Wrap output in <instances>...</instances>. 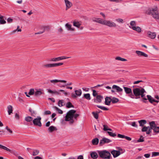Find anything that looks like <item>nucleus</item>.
<instances>
[{"instance_id":"obj_1","label":"nucleus","mask_w":159,"mask_h":159,"mask_svg":"<svg viewBox=\"0 0 159 159\" xmlns=\"http://www.w3.org/2000/svg\"><path fill=\"white\" fill-rule=\"evenodd\" d=\"M76 111L71 110L68 111L65 116V120L66 121H69L70 124L74 122V119L76 118L79 116V114L75 113Z\"/></svg>"},{"instance_id":"obj_2","label":"nucleus","mask_w":159,"mask_h":159,"mask_svg":"<svg viewBox=\"0 0 159 159\" xmlns=\"http://www.w3.org/2000/svg\"><path fill=\"white\" fill-rule=\"evenodd\" d=\"M145 13L148 15H151L155 19L159 18V13L157 7L148 8L146 11Z\"/></svg>"},{"instance_id":"obj_3","label":"nucleus","mask_w":159,"mask_h":159,"mask_svg":"<svg viewBox=\"0 0 159 159\" xmlns=\"http://www.w3.org/2000/svg\"><path fill=\"white\" fill-rule=\"evenodd\" d=\"M134 95L136 97H139L140 96L144 100H147V99L144 97V93L146 91L144 89L142 88H136L133 90Z\"/></svg>"},{"instance_id":"obj_4","label":"nucleus","mask_w":159,"mask_h":159,"mask_svg":"<svg viewBox=\"0 0 159 159\" xmlns=\"http://www.w3.org/2000/svg\"><path fill=\"white\" fill-rule=\"evenodd\" d=\"M97 152L100 157L102 159H110L111 156L110 152L106 150H98Z\"/></svg>"},{"instance_id":"obj_5","label":"nucleus","mask_w":159,"mask_h":159,"mask_svg":"<svg viewBox=\"0 0 159 159\" xmlns=\"http://www.w3.org/2000/svg\"><path fill=\"white\" fill-rule=\"evenodd\" d=\"M130 25L129 27L137 32L139 33L142 31L141 28L139 26H136V22L135 21L133 20L131 21L129 23Z\"/></svg>"},{"instance_id":"obj_6","label":"nucleus","mask_w":159,"mask_h":159,"mask_svg":"<svg viewBox=\"0 0 159 159\" xmlns=\"http://www.w3.org/2000/svg\"><path fill=\"white\" fill-rule=\"evenodd\" d=\"M102 25L111 28L116 26V23L110 20H103Z\"/></svg>"},{"instance_id":"obj_7","label":"nucleus","mask_w":159,"mask_h":159,"mask_svg":"<svg viewBox=\"0 0 159 159\" xmlns=\"http://www.w3.org/2000/svg\"><path fill=\"white\" fill-rule=\"evenodd\" d=\"M149 125L150 126L151 132L152 130H153L154 133L158 134L159 133V127L157 126L154 121H152L149 123Z\"/></svg>"},{"instance_id":"obj_8","label":"nucleus","mask_w":159,"mask_h":159,"mask_svg":"<svg viewBox=\"0 0 159 159\" xmlns=\"http://www.w3.org/2000/svg\"><path fill=\"white\" fill-rule=\"evenodd\" d=\"M41 117L39 116H38L36 118H35L33 120V124L34 125L38 126L40 127L42 126V124L41 122Z\"/></svg>"},{"instance_id":"obj_9","label":"nucleus","mask_w":159,"mask_h":159,"mask_svg":"<svg viewBox=\"0 0 159 159\" xmlns=\"http://www.w3.org/2000/svg\"><path fill=\"white\" fill-rule=\"evenodd\" d=\"M135 53L139 57L147 58L148 57L147 54L141 51L136 50Z\"/></svg>"},{"instance_id":"obj_10","label":"nucleus","mask_w":159,"mask_h":159,"mask_svg":"<svg viewBox=\"0 0 159 159\" xmlns=\"http://www.w3.org/2000/svg\"><path fill=\"white\" fill-rule=\"evenodd\" d=\"M70 57H66L65 56H63L57 57L53 58L51 59L50 61L55 62L61 60L68 58Z\"/></svg>"},{"instance_id":"obj_11","label":"nucleus","mask_w":159,"mask_h":159,"mask_svg":"<svg viewBox=\"0 0 159 159\" xmlns=\"http://www.w3.org/2000/svg\"><path fill=\"white\" fill-rule=\"evenodd\" d=\"M142 132H146V134H149L151 133V129L150 126H143L141 129Z\"/></svg>"},{"instance_id":"obj_12","label":"nucleus","mask_w":159,"mask_h":159,"mask_svg":"<svg viewBox=\"0 0 159 159\" xmlns=\"http://www.w3.org/2000/svg\"><path fill=\"white\" fill-rule=\"evenodd\" d=\"M111 142V140L106 138H103L100 140L99 144L102 146L105 143H108Z\"/></svg>"},{"instance_id":"obj_13","label":"nucleus","mask_w":159,"mask_h":159,"mask_svg":"<svg viewBox=\"0 0 159 159\" xmlns=\"http://www.w3.org/2000/svg\"><path fill=\"white\" fill-rule=\"evenodd\" d=\"M66 5V10H67L73 5L72 3L69 0H64Z\"/></svg>"},{"instance_id":"obj_14","label":"nucleus","mask_w":159,"mask_h":159,"mask_svg":"<svg viewBox=\"0 0 159 159\" xmlns=\"http://www.w3.org/2000/svg\"><path fill=\"white\" fill-rule=\"evenodd\" d=\"M44 91L43 89H35L34 95L36 96H38L41 95L43 93Z\"/></svg>"},{"instance_id":"obj_15","label":"nucleus","mask_w":159,"mask_h":159,"mask_svg":"<svg viewBox=\"0 0 159 159\" xmlns=\"http://www.w3.org/2000/svg\"><path fill=\"white\" fill-rule=\"evenodd\" d=\"M75 94H73L72 96L73 97L75 98L77 96H80L82 94V91L80 89L76 90L75 91Z\"/></svg>"},{"instance_id":"obj_16","label":"nucleus","mask_w":159,"mask_h":159,"mask_svg":"<svg viewBox=\"0 0 159 159\" xmlns=\"http://www.w3.org/2000/svg\"><path fill=\"white\" fill-rule=\"evenodd\" d=\"M111 152L114 158L117 157L121 154L120 152L119 151L113 150Z\"/></svg>"},{"instance_id":"obj_17","label":"nucleus","mask_w":159,"mask_h":159,"mask_svg":"<svg viewBox=\"0 0 159 159\" xmlns=\"http://www.w3.org/2000/svg\"><path fill=\"white\" fill-rule=\"evenodd\" d=\"M65 27L68 31H74L75 30V28L72 27V25L68 23L65 25Z\"/></svg>"},{"instance_id":"obj_18","label":"nucleus","mask_w":159,"mask_h":159,"mask_svg":"<svg viewBox=\"0 0 159 159\" xmlns=\"http://www.w3.org/2000/svg\"><path fill=\"white\" fill-rule=\"evenodd\" d=\"M147 97L149 102L151 103H153V102L158 103L159 102V100L154 99V98L150 95H147Z\"/></svg>"},{"instance_id":"obj_19","label":"nucleus","mask_w":159,"mask_h":159,"mask_svg":"<svg viewBox=\"0 0 159 159\" xmlns=\"http://www.w3.org/2000/svg\"><path fill=\"white\" fill-rule=\"evenodd\" d=\"M92 20L94 22H97L102 24L103 19L100 18L93 17L92 18Z\"/></svg>"},{"instance_id":"obj_20","label":"nucleus","mask_w":159,"mask_h":159,"mask_svg":"<svg viewBox=\"0 0 159 159\" xmlns=\"http://www.w3.org/2000/svg\"><path fill=\"white\" fill-rule=\"evenodd\" d=\"M98 152L95 151H91L90 152L91 157L93 159H97L98 157Z\"/></svg>"},{"instance_id":"obj_21","label":"nucleus","mask_w":159,"mask_h":159,"mask_svg":"<svg viewBox=\"0 0 159 159\" xmlns=\"http://www.w3.org/2000/svg\"><path fill=\"white\" fill-rule=\"evenodd\" d=\"M148 35L149 37L152 39H155L156 37V34L155 32L149 31L148 32Z\"/></svg>"},{"instance_id":"obj_22","label":"nucleus","mask_w":159,"mask_h":159,"mask_svg":"<svg viewBox=\"0 0 159 159\" xmlns=\"http://www.w3.org/2000/svg\"><path fill=\"white\" fill-rule=\"evenodd\" d=\"M66 81L65 80H60L59 82H60L58 84V86L61 87H64L66 85Z\"/></svg>"},{"instance_id":"obj_23","label":"nucleus","mask_w":159,"mask_h":159,"mask_svg":"<svg viewBox=\"0 0 159 159\" xmlns=\"http://www.w3.org/2000/svg\"><path fill=\"white\" fill-rule=\"evenodd\" d=\"M112 88L116 89L117 91L118 92H121L122 91H123V89L120 87L115 85H113L112 87Z\"/></svg>"},{"instance_id":"obj_24","label":"nucleus","mask_w":159,"mask_h":159,"mask_svg":"<svg viewBox=\"0 0 159 159\" xmlns=\"http://www.w3.org/2000/svg\"><path fill=\"white\" fill-rule=\"evenodd\" d=\"M57 128L54 126H51L49 127L48 129V131L50 132H52L57 130Z\"/></svg>"},{"instance_id":"obj_25","label":"nucleus","mask_w":159,"mask_h":159,"mask_svg":"<svg viewBox=\"0 0 159 159\" xmlns=\"http://www.w3.org/2000/svg\"><path fill=\"white\" fill-rule=\"evenodd\" d=\"M81 25V23L80 22L75 21L73 22V26L77 28H80Z\"/></svg>"},{"instance_id":"obj_26","label":"nucleus","mask_w":159,"mask_h":159,"mask_svg":"<svg viewBox=\"0 0 159 159\" xmlns=\"http://www.w3.org/2000/svg\"><path fill=\"white\" fill-rule=\"evenodd\" d=\"M43 67L46 68L54 67V63L47 64L43 65Z\"/></svg>"},{"instance_id":"obj_27","label":"nucleus","mask_w":159,"mask_h":159,"mask_svg":"<svg viewBox=\"0 0 159 159\" xmlns=\"http://www.w3.org/2000/svg\"><path fill=\"white\" fill-rule=\"evenodd\" d=\"M0 148L3 149L7 152H12V150L8 148L7 147L4 146L0 144Z\"/></svg>"},{"instance_id":"obj_28","label":"nucleus","mask_w":159,"mask_h":159,"mask_svg":"<svg viewBox=\"0 0 159 159\" xmlns=\"http://www.w3.org/2000/svg\"><path fill=\"white\" fill-rule=\"evenodd\" d=\"M123 88L126 94H129L132 93V90L130 88L125 87H124Z\"/></svg>"},{"instance_id":"obj_29","label":"nucleus","mask_w":159,"mask_h":159,"mask_svg":"<svg viewBox=\"0 0 159 159\" xmlns=\"http://www.w3.org/2000/svg\"><path fill=\"white\" fill-rule=\"evenodd\" d=\"M7 111L9 115L12 113L13 111L12 107L11 105H9L7 107Z\"/></svg>"},{"instance_id":"obj_30","label":"nucleus","mask_w":159,"mask_h":159,"mask_svg":"<svg viewBox=\"0 0 159 159\" xmlns=\"http://www.w3.org/2000/svg\"><path fill=\"white\" fill-rule=\"evenodd\" d=\"M111 101V98L109 97H106L105 98V104L107 105H109Z\"/></svg>"},{"instance_id":"obj_31","label":"nucleus","mask_w":159,"mask_h":159,"mask_svg":"<svg viewBox=\"0 0 159 159\" xmlns=\"http://www.w3.org/2000/svg\"><path fill=\"white\" fill-rule=\"evenodd\" d=\"M138 122L140 126H144V125L147 123V121L145 120H139Z\"/></svg>"},{"instance_id":"obj_32","label":"nucleus","mask_w":159,"mask_h":159,"mask_svg":"<svg viewBox=\"0 0 159 159\" xmlns=\"http://www.w3.org/2000/svg\"><path fill=\"white\" fill-rule=\"evenodd\" d=\"M99 142V139L97 138H95L92 139V143L93 145H97Z\"/></svg>"},{"instance_id":"obj_33","label":"nucleus","mask_w":159,"mask_h":159,"mask_svg":"<svg viewBox=\"0 0 159 159\" xmlns=\"http://www.w3.org/2000/svg\"><path fill=\"white\" fill-rule=\"evenodd\" d=\"M25 120L28 122H31L33 120V118L32 117L30 116H27L25 117Z\"/></svg>"},{"instance_id":"obj_34","label":"nucleus","mask_w":159,"mask_h":159,"mask_svg":"<svg viewBox=\"0 0 159 159\" xmlns=\"http://www.w3.org/2000/svg\"><path fill=\"white\" fill-rule=\"evenodd\" d=\"M53 108L55 110V111H58V113L60 114H62L63 113L62 111L59 109L57 107L54 106L53 107Z\"/></svg>"},{"instance_id":"obj_35","label":"nucleus","mask_w":159,"mask_h":159,"mask_svg":"<svg viewBox=\"0 0 159 159\" xmlns=\"http://www.w3.org/2000/svg\"><path fill=\"white\" fill-rule=\"evenodd\" d=\"M115 59L117 60L120 61H126L127 59L123 58H122L120 57H116Z\"/></svg>"},{"instance_id":"obj_36","label":"nucleus","mask_w":159,"mask_h":159,"mask_svg":"<svg viewBox=\"0 0 159 159\" xmlns=\"http://www.w3.org/2000/svg\"><path fill=\"white\" fill-rule=\"evenodd\" d=\"M64 101L63 100H60L59 101L58 103V105L59 107H61L64 105Z\"/></svg>"},{"instance_id":"obj_37","label":"nucleus","mask_w":159,"mask_h":159,"mask_svg":"<svg viewBox=\"0 0 159 159\" xmlns=\"http://www.w3.org/2000/svg\"><path fill=\"white\" fill-rule=\"evenodd\" d=\"M103 129L104 131H107V130H109V131H112V129L108 127V126L106 125H103Z\"/></svg>"},{"instance_id":"obj_38","label":"nucleus","mask_w":159,"mask_h":159,"mask_svg":"<svg viewBox=\"0 0 159 159\" xmlns=\"http://www.w3.org/2000/svg\"><path fill=\"white\" fill-rule=\"evenodd\" d=\"M115 21L118 23L122 24L124 23L123 20L121 18L116 19Z\"/></svg>"},{"instance_id":"obj_39","label":"nucleus","mask_w":159,"mask_h":159,"mask_svg":"<svg viewBox=\"0 0 159 159\" xmlns=\"http://www.w3.org/2000/svg\"><path fill=\"white\" fill-rule=\"evenodd\" d=\"M60 80L55 79L53 80H50V83H52L54 84H55L56 83L59 82Z\"/></svg>"},{"instance_id":"obj_40","label":"nucleus","mask_w":159,"mask_h":159,"mask_svg":"<svg viewBox=\"0 0 159 159\" xmlns=\"http://www.w3.org/2000/svg\"><path fill=\"white\" fill-rule=\"evenodd\" d=\"M39 153V151L36 149L33 150L32 155L33 156H35L37 155Z\"/></svg>"},{"instance_id":"obj_41","label":"nucleus","mask_w":159,"mask_h":159,"mask_svg":"<svg viewBox=\"0 0 159 159\" xmlns=\"http://www.w3.org/2000/svg\"><path fill=\"white\" fill-rule=\"evenodd\" d=\"M28 94L30 95H33L35 94V89H30L28 93Z\"/></svg>"},{"instance_id":"obj_42","label":"nucleus","mask_w":159,"mask_h":159,"mask_svg":"<svg viewBox=\"0 0 159 159\" xmlns=\"http://www.w3.org/2000/svg\"><path fill=\"white\" fill-rule=\"evenodd\" d=\"M97 107L101 109L102 110H105V111H107V110H108V109L104 107H103V106H100V105H97Z\"/></svg>"},{"instance_id":"obj_43","label":"nucleus","mask_w":159,"mask_h":159,"mask_svg":"<svg viewBox=\"0 0 159 159\" xmlns=\"http://www.w3.org/2000/svg\"><path fill=\"white\" fill-rule=\"evenodd\" d=\"M92 114L93 115L94 117L96 119H98V114L97 112H93Z\"/></svg>"},{"instance_id":"obj_44","label":"nucleus","mask_w":159,"mask_h":159,"mask_svg":"<svg viewBox=\"0 0 159 159\" xmlns=\"http://www.w3.org/2000/svg\"><path fill=\"white\" fill-rule=\"evenodd\" d=\"M103 98L102 97L100 96H98L96 97V101L99 102H101Z\"/></svg>"},{"instance_id":"obj_45","label":"nucleus","mask_w":159,"mask_h":159,"mask_svg":"<svg viewBox=\"0 0 159 159\" xmlns=\"http://www.w3.org/2000/svg\"><path fill=\"white\" fill-rule=\"evenodd\" d=\"M84 97L87 100H89L91 99L90 95L89 93L85 94L84 95Z\"/></svg>"},{"instance_id":"obj_46","label":"nucleus","mask_w":159,"mask_h":159,"mask_svg":"<svg viewBox=\"0 0 159 159\" xmlns=\"http://www.w3.org/2000/svg\"><path fill=\"white\" fill-rule=\"evenodd\" d=\"M47 28V26H43V28L44 30H43L42 31H40L39 32L37 33H35V34H40L43 33L45 31V29Z\"/></svg>"},{"instance_id":"obj_47","label":"nucleus","mask_w":159,"mask_h":159,"mask_svg":"<svg viewBox=\"0 0 159 159\" xmlns=\"http://www.w3.org/2000/svg\"><path fill=\"white\" fill-rule=\"evenodd\" d=\"M107 132L108 134H109V135L111 136L114 137L116 135V134L115 133H113L112 132L107 131Z\"/></svg>"},{"instance_id":"obj_48","label":"nucleus","mask_w":159,"mask_h":159,"mask_svg":"<svg viewBox=\"0 0 159 159\" xmlns=\"http://www.w3.org/2000/svg\"><path fill=\"white\" fill-rule=\"evenodd\" d=\"M130 125L132 126L137 128L138 127V125L136 124V122L135 121L131 122L130 123Z\"/></svg>"},{"instance_id":"obj_49","label":"nucleus","mask_w":159,"mask_h":159,"mask_svg":"<svg viewBox=\"0 0 159 159\" xmlns=\"http://www.w3.org/2000/svg\"><path fill=\"white\" fill-rule=\"evenodd\" d=\"M66 107L68 108L73 107V106H72L71 103L70 102L67 103L66 104Z\"/></svg>"},{"instance_id":"obj_50","label":"nucleus","mask_w":159,"mask_h":159,"mask_svg":"<svg viewBox=\"0 0 159 159\" xmlns=\"http://www.w3.org/2000/svg\"><path fill=\"white\" fill-rule=\"evenodd\" d=\"M112 102L113 103H116L119 101V99L115 98H113L111 100Z\"/></svg>"},{"instance_id":"obj_51","label":"nucleus","mask_w":159,"mask_h":159,"mask_svg":"<svg viewBox=\"0 0 159 159\" xmlns=\"http://www.w3.org/2000/svg\"><path fill=\"white\" fill-rule=\"evenodd\" d=\"M159 156V152H152V157Z\"/></svg>"},{"instance_id":"obj_52","label":"nucleus","mask_w":159,"mask_h":159,"mask_svg":"<svg viewBox=\"0 0 159 159\" xmlns=\"http://www.w3.org/2000/svg\"><path fill=\"white\" fill-rule=\"evenodd\" d=\"M143 138V136H141L140 138L137 140L138 142H143L144 141Z\"/></svg>"},{"instance_id":"obj_53","label":"nucleus","mask_w":159,"mask_h":159,"mask_svg":"<svg viewBox=\"0 0 159 159\" xmlns=\"http://www.w3.org/2000/svg\"><path fill=\"white\" fill-rule=\"evenodd\" d=\"M29 111L31 113V114L32 116H34V114H36V112L35 111L32 110L31 109H29Z\"/></svg>"},{"instance_id":"obj_54","label":"nucleus","mask_w":159,"mask_h":159,"mask_svg":"<svg viewBox=\"0 0 159 159\" xmlns=\"http://www.w3.org/2000/svg\"><path fill=\"white\" fill-rule=\"evenodd\" d=\"M108 0L110 1V2H115L116 3H119L121 1V0Z\"/></svg>"},{"instance_id":"obj_55","label":"nucleus","mask_w":159,"mask_h":159,"mask_svg":"<svg viewBox=\"0 0 159 159\" xmlns=\"http://www.w3.org/2000/svg\"><path fill=\"white\" fill-rule=\"evenodd\" d=\"M63 63H54V67L57 66H58L62 65Z\"/></svg>"},{"instance_id":"obj_56","label":"nucleus","mask_w":159,"mask_h":159,"mask_svg":"<svg viewBox=\"0 0 159 159\" xmlns=\"http://www.w3.org/2000/svg\"><path fill=\"white\" fill-rule=\"evenodd\" d=\"M51 114V112L49 111H46L44 112V115H50Z\"/></svg>"},{"instance_id":"obj_57","label":"nucleus","mask_w":159,"mask_h":159,"mask_svg":"<svg viewBox=\"0 0 159 159\" xmlns=\"http://www.w3.org/2000/svg\"><path fill=\"white\" fill-rule=\"evenodd\" d=\"M6 21L3 19H1L0 20V23L1 24H5L6 23Z\"/></svg>"},{"instance_id":"obj_58","label":"nucleus","mask_w":159,"mask_h":159,"mask_svg":"<svg viewBox=\"0 0 159 159\" xmlns=\"http://www.w3.org/2000/svg\"><path fill=\"white\" fill-rule=\"evenodd\" d=\"M93 96L94 97L96 96L97 95V93L96 90H93Z\"/></svg>"},{"instance_id":"obj_59","label":"nucleus","mask_w":159,"mask_h":159,"mask_svg":"<svg viewBox=\"0 0 159 159\" xmlns=\"http://www.w3.org/2000/svg\"><path fill=\"white\" fill-rule=\"evenodd\" d=\"M117 136L118 137L120 138H125V136L122 134H118L117 135Z\"/></svg>"},{"instance_id":"obj_60","label":"nucleus","mask_w":159,"mask_h":159,"mask_svg":"<svg viewBox=\"0 0 159 159\" xmlns=\"http://www.w3.org/2000/svg\"><path fill=\"white\" fill-rule=\"evenodd\" d=\"M15 117L17 120H19L20 118L19 114L17 113H16L15 115Z\"/></svg>"},{"instance_id":"obj_61","label":"nucleus","mask_w":159,"mask_h":159,"mask_svg":"<svg viewBox=\"0 0 159 159\" xmlns=\"http://www.w3.org/2000/svg\"><path fill=\"white\" fill-rule=\"evenodd\" d=\"M144 156L146 158H148L149 157L150 154H146L144 155Z\"/></svg>"},{"instance_id":"obj_62","label":"nucleus","mask_w":159,"mask_h":159,"mask_svg":"<svg viewBox=\"0 0 159 159\" xmlns=\"http://www.w3.org/2000/svg\"><path fill=\"white\" fill-rule=\"evenodd\" d=\"M12 20L11 18H8L7 19V21L8 23H11L12 22Z\"/></svg>"},{"instance_id":"obj_63","label":"nucleus","mask_w":159,"mask_h":159,"mask_svg":"<svg viewBox=\"0 0 159 159\" xmlns=\"http://www.w3.org/2000/svg\"><path fill=\"white\" fill-rule=\"evenodd\" d=\"M77 159H84V157L82 155H80L78 157Z\"/></svg>"},{"instance_id":"obj_64","label":"nucleus","mask_w":159,"mask_h":159,"mask_svg":"<svg viewBox=\"0 0 159 159\" xmlns=\"http://www.w3.org/2000/svg\"><path fill=\"white\" fill-rule=\"evenodd\" d=\"M34 159H42V158L39 156H36L34 157Z\"/></svg>"}]
</instances>
